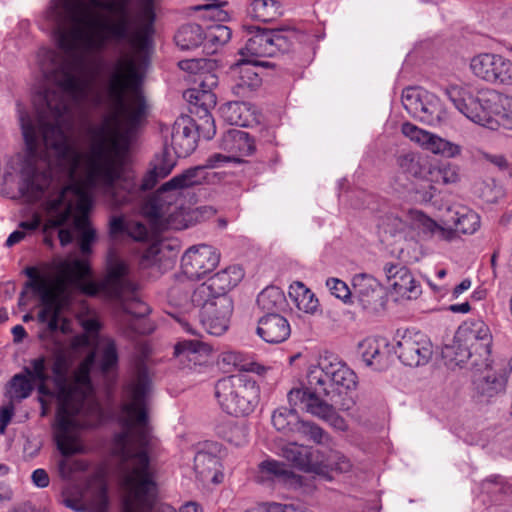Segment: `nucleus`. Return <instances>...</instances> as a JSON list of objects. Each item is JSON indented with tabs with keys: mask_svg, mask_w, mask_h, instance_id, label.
Instances as JSON below:
<instances>
[{
	"mask_svg": "<svg viewBox=\"0 0 512 512\" xmlns=\"http://www.w3.org/2000/svg\"><path fill=\"white\" fill-rule=\"evenodd\" d=\"M474 352L464 343H461L459 339H456L454 335L451 344L445 345L442 350V356L449 367H462L468 365L471 369L480 370L484 366L474 365Z\"/></svg>",
	"mask_w": 512,
	"mask_h": 512,
	"instance_id": "obj_30",
	"label": "nucleus"
},
{
	"mask_svg": "<svg viewBox=\"0 0 512 512\" xmlns=\"http://www.w3.org/2000/svg\"><path fill=\"white\" fill-rule=\"evenodd\" d=\"M401 131L403 135H405L411 141L418 143L422 147L425 146L431 134L430 132L425 131L409 122H406L402 125Z\"/></svg>",
	"mask_w": 512,
	"mask_h": 512,
	"instance_id": "obj_58",
	"label": "nucleus"
},
{
	"mask_svg": "<svg viewBox=\"0 0 512 512\" xmlns=\"http://www.w3.org/2000/svg\"><path fill=\"white\" fill-rule=\"evenodd\" d=\"M221 148L235 155H211L204 165L188 168L162 184L144 203L143 213L157 229L187 228L188 220L178 203L183 197V191L201 185L206 180V169L219 167L225 162H240L239 157L250 156L255 151V143L246 131L229 129L222 137Z\"/></svg>",
	"mask_w": 512,
	"mask_h": 512,
	"instance_id": "obj_4",
	"label": "nucleus"
},
{
	"mask_svg": "<svg viewBox=\"0 0 512 512\" xmlns=\"http://www.w3.org/2000/svg\"><path fill=\"white\" fill-rule=\"evenodd\" d=\"M41 225V217L38 213H34L30 220L21 221L18 228L26 232V235L35 232Z\"/></svg>",
	"mask_w": 512,
	"mask_h": 512,
	"instance_id": "obj_63",
	"label": "nucleus"
},
{
	"mask_svg": "<svg viewBox=\"0 0 512 512\" xmlns=\"http://www.w3.org/2000/svg\"><path fill=\"white\" fill-rule=\"evenodd\" d=\"M287 398L290 406L301 407L307 413L326 421L335 430L343 432L348 429L345 419L338 415L334 409V406L339 405L340 401L332 403L328 399L308 394L303 389H291Z\"/></svg>",
	"mask_w": 512,
	"mask_h": 512,
	"instance_id": "obj_11",
	"label": "nucleus"
},
{
	"mask_svg": "<svg viewBox=\"0 0 512 512\" xmlns=\"http://www.w3.org/2000/svg\"><path fill=\"white\" fill-rule=\"evenodd\" d=\"M190 118H181L175 121L171 145L177 157L189 156L197 146V135Z\"/></svg>",
	"mask_w": 512,
	"mask_h": 512,
	"instance_id": "obj_26",
	"label": "nucleus"
},
{
	"mask_svg": "<svg viewBox=\"0 0 512 512\" xmlns=\"http://www.w3.org/2000/svg\"><path fill=\"white\" fill-rule=\"evenodd\" d=\"M128 221H125L121 216H113L109 222V233L111 237L126 234Z\"/></svg>",
	"mask_w": 512,
	"mask_h": 512,
	"instance_id": "obj_61",
	"label": "nucleus"
},
{
	"mask_svg": "<svg viewBox=\"0 0 512 512\" xmlns=\"http://www.w3.org/2000/svg\"><path fill=\"white\" fill-rule=\"evenodd\" d=\"M37 61L53 84L34 99L36 115L17 104L25 148L20 190L43 199L44 232L73 218L80 250L91 252L96 231L88 213L94 192L110 207L133 198L124 155L147 114L141 86L151 41H56Z\"/></svg>",
	"mask_w": 512,
	"mask_h": 512,
	"instance_id": "obj_1",
	"label": "nucleus"
},
{
	"mask_svg": "<svg viewBox=\"0 0 512 512\" xmlns=\"http://www.w3.org/2000/svg\"><path fill=\"white\" fill-rule=\"evenodd\" d=\"M257 335L269 344L286 341L291 334L288 320L279 313H268L258 320Z\"/></svg>",
	"mask_w": 512,
	"mask_h": 512,
	"instance_id": "obj_23",
	"label": "nucleus"
},
{
	"mask_svg": "<svg viewBox=\"0 0 512 512\" xmlns=\"http://www.w3.org/2000/svg\"><path fill=\"white\" fill-rule=\"evenodd\" d=\"M386 347L387 343L385 339L367 338L360 342L359 352L367 365H376L377 368H380L382 360L385 357L384 350Z\"/></svg>",
	"mask_w": 512,
	"mask_h": 512,
	"instance_id": "obj_39",
	"label": "nucleus"
},
{
	"mask_svg": "<svg viewBox=\"0 0 512 512\" xmlns=\"http://www.w3.org/2000/svg\"><path fill=\"white\" fill-rule=\"evenodd\" d=\"M318 463L323 466L321 471H315V474L324 475L329 470H335L341 473L349 472L352 468V463L349 458L339 451H330L327 457L320 452Z\"/></svg>",
	"mask_w": 512,
	"mask_h": 512,
	"instance_id": "obj_44",
	"label": "nucleus"
},
{
	"mask_svg": "<svg viewBox=\"0 0 512 512\" xmlns=\"http://www.w3.org/2000/svg\"><path fill=\"white\" fill-rule=\"evenodd\" d=\"M215 397L221 409L232 416H246L254 411L259 387L245 374L224 377L215 384Z\"/></svg>",
	"mask_w": 512,
	"mask_h": 512,
	"instance_id": "obj_8",
	"label": "nucleus"
},
{
	"mask_svg": "<svg viewBox=\"0 0 512 512\" xmlns=\"http://www.w3.org/2000/svg\"><path fill=\"white\" fill-rule=\"evenodd\" d=\"M25 274L28 276L29 281L26 282L25 287L31 289L35 294L41 292L42 290L38 289V286H42L47 289L46 286V278L39 275L36 268L27 267L25 269Z\"/></svg>",
	"mask_w": 512,
	"mask_h": 512,
	"instance_id": "obj_59",
	"label": "nucleus"
},
{
	"mask_svg": "<svg viewBox=\"0 0 512 512\" xmlns=\"http://www.w3.org/2000/svg\"><path fill=\"white\" fill-rule=\"evenodd\" d=\"M397 165L401 172L414 178H421L425 173L420 156L413 152L399 155Z\"/></svg>",
	"mask_w": 512,
	"mask_h": 512,
	"instance_id": "obj_51",
	"label": "nucleus"
},
{
	"mask_svg": "<svg viewBox=\"0 0 512 512\" xmlns=\"http://www.w3.org/2000/svg\"><path fill=\"white\" fill-rule=\"evenodd\" d=\"M34 389V383L24 374H15L6 386V396L13 401H22L28 398Z\"/></svg>",
	"mask_w": 512,
	"mask_h": 512,
	"instance_id": "obj_41",
	"label": "nucleus"
},
{
	"mask_svg": "<svg viewBox=\"0 0 512 512\" xmlns=\"http://www.w3.org/2000/svg\"><path fill=\"white\" fill-rule=\"evenodd\" d=\"M126 234L136 241H144L148 237L146 226L140 222L128 221Z\"/></svg>",
	"mask_w": 512,
	"mask_h": 512,
	"instance_id": "obj_60",
	"label": "nucleus"
},
{
	"mask_svg": "<svg viewBox=\"0 0 512 512\" xmlns=\"http://www.w3.org/2000/svg\"><path fill=\"white\" fill-rule=\"evenodd\" d=\"M156 496V488L150 476L143 475L141 482L130 485L122 512H149Z\"/></svg>",
	"mask_w": 512,
	"mask_h": 512,
	"instance_id": "obj_21",
	"label": "nucleus"
},
{
	"mask_svg": "<svg viewBox=\"0 0 512 512\" xmlns=\"http://www.w3.org/2000/svg\"><path fill=\"white\" fill-rule=\"evenodd\" d=\"M472 73L494 84H512V62L499 54L480 53L470 61Z\"/></svg>",
	"mask_w": 512,
	"mask_h": 512,
	"instance_id": "obj_13",
	"label": "nucleus"
},
{
	"mask_svg": "<svg viewBox=\"0 0 512 512\" xmlns=\"http://www.w3.org/2000/svg\"><path fill=\"white\" fill-rule=\"evenodd\" d=\"M510 101L511 99L507 96L506 100L500 102V107L491 114L492 118L488 121V129L497 130L504 128L512 130V111L506 109Z\"/></svg>",
	"mask_w": 512,
	"mask_h": 512,
	"instance_id": "obj_53",
	"label": "nucleus"
},
{
	"mask_svg": "<svg viewBox=\"0 0 512 512\" xmlns=\"http://www.w3.org/2000/svg\"><path fill=\"white\" fill-rule=\"evenodd\" d=\"M448 221L455 226V233L473 234L480 227L479 215L466 207H458L455 210L449 209Z\"/></svg>",
	"mask_w": 512,
	"mask_h": 512,
	"instance_id": "obj_34",
	"label": "nucleus"
},
{
	"mask_svg": "<svg viewBox=\"0 0 512 512\" xmlns=\"http://www.w3.org/2000/svg\"><path fill=\"white\" fill-rule=\"evenodd\" d=\"M326 286L336 298L344 303L350 302L352 292L344 281L337 278H329L326 281Z\"/></svg>",
	"mask_w": 512,
	"mask_h": 512,
	"instance_id": "obj_57",
	"label": "nucleus"
},
{
	"mask_svg": "<svg viewBox=\"0 0 512 512\" xmlns=\"http://www.w3.org/2000/svg\"><path fill=\"white\" fill-rule=\"evenodd\" d=\"M402 104L409 114L427 125H439L446 118V110L441 100L428 91L405 89L402 93Z\"/></svg>",
	"mask_w": 512,
	"mask_h": 512,
	"instance_id": "obj_10",
	"label": "nucleus"
},
{
	"mask_svg": "<svg viewBox=\"0 0 512 512\" xmlns=\"http://www.w3.org/2000/svg\"><path fill=\"white\" fill-rule=\"evenodd\" d=\"M270 35L272 45L275 47V55L290 51L299 38L297 31L294 29H272Z\"/></svg>",
	"mask_w": 512,
	"mask_h": 512,
	"instance_id": "obj_49",
	"label": "nucleus"
},
{
	"mask_svg": "<svg viewBox=\"0 0 512 512\" xmlns=\"http://www.w3.org/2000/svg\"><path fill=\"white\" fill-rule=\"evenodd\" d=\"M243 107H245L244 103L230 102L221 107L222 116L231 125L245 126L246 120H243L240 114Z\"/></svg>",
	"mask_w": 512,
	"mask_h": 512,
	"instance_id": "obj_55",
	"label": "nucleus"
},
{
	"mask_svg": "<svg viewBox=\"0 0 512 512\" xmlns=\"http://www.w3.org/2000/svg\"><path fill=\"white\" fill-rule=\"evenodd\" d=\"M300 420L294 408L280 407L272 414L273 426L284 433H294Z\"/></svg>",
	"mask_w": 512,
	"mask_h": 512,
	"instance_id": "obj_45",
	"label": "nucleus"
},
{
	"mask_svg": "<svg viewBox=\"0 0 512 512\" xmlns=\"http://www.w3.org/2000/svg\"><path fill=\"white\" fill-rule=\"evenodd\" d=\"M52 356V382L58 402L53 437L59 452L67 457L84 451L79 431L101 424L104 411L90 379L95 353L87 355L72 373V358L63 342L55 341Z\"/></svg>",
	"mask_w": 512,
	"mask_h": 512,
	"instance_id": "obj_3",
	"label": "nucleus"
},
{
	"mask_svg": "<svg viewBox=\"0 0 512 512\" xmlns=\"http://www.w3.org/2000/svg\"><path fill=\"white\" fill-rule=\"evenodd\" d=\"M100 350V369L103 372H108L114 368L118 363V353L116 345L111 339H104L99 345Z\"/></svg>",
	"mask_w": 512,
	"mask_h": 512,
	"instance_id": "obj_52",
	"label": "nucleus"
},
{
	"mask_svg": "<svg viewBox=\"0 0 512 512\" xmlns=\"http://www.w3.org/2000/svg\"><path fill=\"white\" fill-rule=\"evenodd\" d=\"M38 289L42 290L36 295L39 296L41 309L38 312L37 319L40 323H45L47 320L54 316H60V312L63 306L61 301L55 300L54 295L49 289H45L42 286H38Z\"/></svg>",
	"mask_w": 512,
	"mask_h": 512,
	"instance_id": "obj_42",
	"label": "nucleus"
},
{
	"mask_svg": "<svg viewBox=\"0 0 512 512\" xmlns=\"http://www.w3.org/2000/svg\"><path fill=\"white\" fill-rule=\"evenodd\" d=\"M243 270L236 266H229L210 277L207 282L215 291L218 298H230L228 292L233 289L243 278Z\"/></svg>",
	"mask_w": 512,
	"mask_h": 512,
	"instance_id": "obj_31",
	"label": "nucleus"
},
{
	"mask_svg": "<svg viewBox=\"0 0 512 512\" xmlns=\"http://www.w3.org/2000/svg\"><path fill=\"white\" fill-rule=\"evenodd\" d=\"M152 388V381L147 367L140 363L135 375L124 388V401L120 405L117 420L122 430L112 440V453L119 460V471L122 486L120 512L130 491V484L137 486L144 474L151 477L156 496L149 512H176L169 504L158 502V486L155 470L150 455L158 446V440L152 433L149 424L147 402Z\"/></svg>",
	"mask_w": 512,
	"mask_h": 512,
	"instance_id": "obj_2",
	"label": "nucleus"
},
{
	"mask_svg": "<svg viewBox=\"0 0 512 512\" xmlns=\"http://www.w3.org/2000/svg\"><path fill=\"white\" fill-rule=\"evenodd\" d=\"M356 379L354 371L345 363L337 358L326 357L308 368L306 386L300 389L308 394L328 399L332 403H338L343 393L356 387Z\"/></svg>",
	"mask_w": 512,
	"mask_h": 512,
	"instance_id": "obj_5",
	"label": "nucleus"
},
{
	"mask_svg": "<svg viewBox=\"0 0 512 512\" xmlns=\"http://www.w3.org/2000/svg\"><path fill=\"white\" fill-rule=\"evenodd\" d=\"M259 478L261 481L271 480L287 482L295 477L294 472L284 463L274 459H267L258 465Z\"/></svg>",
	"mask_w": 512,
	"mask_h": 512,
	"instance_id": "obj_38",
	"label": "nucleus"
},
{
	"mask_svg": "<svg viewBox=\"0 0 512 512\" xmlns=\"http://www.w3.org/2000/svg\"><path fill=\"white\" fill-rule=\"evenodd\" d=\"M434 196V186L430 182H425L420 189L415 190V200L420 202H429Z\"/></svg>",
	"mask_w": 512,
	"mask_h": 512,
	"instance_id": "obj_62",
	"label": "nucleus"
},
{
	"mask_svg": "<svg viewBox=\"0 0 512 512\" xmlns=\"http://www.w3.org/2000/svg\"><path fill=\"white\" fill-rule=\"evenodd\" d=\"M447 94L455 107L470 121L488 128V121L500 107V102L507 96L494 90L483 89L476 94L457 86L447 90Z\"/></svg>",
	"mask_w": 512,
	"mask_h": 512,
	"instance_id": "obj_9",
	"label": "nucleus"
},
{
	"mask_svg": "<svg viewBox=\"0 0 512 512\" xmlns=\"http://www.w3.org/2000/svg\"><path fill=\"white\" fill-rule=\"evenodd\" d=\"M508 375L487 371L486 374L475 381L478 394L489 399L503 392L508 381Z\"/></svg>",
	"mask_w": 512,
	"mask_h": 512,
	"instance_id": "obj_35",
	"label": "nucleus"
},
{
	"mask_svg": "<svg viewBox=\"0 0 512 512\" xmlns=\"http://www.w3.org/2000/svg\"><path fill=\"white\" fill-rule=\"evenodd\" d=\"M400 361L410 367L426 364L432 356V343L428 336L420 331L406 330L396 342Z\"/></svg>",
	"mask_w": 512,
	"mask_h": 512,
	"instance_id": "obj_14",
	"label": "nucleus"
},
{
	"mask_svg": "<svg viewBox=\"0 0 512 512\" xmlns=\"http://www.w3.org/2000/svg\"><path fill=\"white\" fill-rule=\"evenodd\" d=\"M78 463L70 462L66 458H62L58 461V472L63 479H69L73 472L76 470Z\"/></svg>",
	"mask_w": 512,
	"mask_h": 512,
	"instance_id": "obj_64",
	"label": "nucleus"
},
{
	"mask_svg": "<svg viewBox=\"0 0 512 512\" xmlns=\"http://www.w3.org/2000/svg\"><path fill=\"white\" fill-rule=\"evenodd\" d=\"M218 295L211 289V286L207 281L198 285L190 294V301L194 307L199 308V313H202L206 307L213 308V305H217Z\"/></svg>",
	"mask_w": 512,
	"mask_h": 512,
	"instance_id": "obj_46",
	"label": "nucleus"
},
{
	"mask_svg": "<svg viewBox=\"0 0 512 512\" xmlns=\"http://www.w3.org/2000/svg\"><path fill=\"white\" fill-rule=\"evenodd\" d=\"M194 470L201 480H210L219 484L223 480L220 460L217 456L206 451H198L194 457Z\"/></svg>",
	"mask_w": 512,
	"mask_h": 512,
	"instance_id": "obj_32",
	"label": "nucleus"
},
{
	"mask_svg": "<svg viewBox=\"0 0 512 512\" xmlns=\"http://www.w3.org/2000/svg\"><path fill=\"white\" fill-rule=\"evenodd\" d=\"M258 307L268 313H279L286 306V298L278 287L270 286L262 290L257 297Z\"/></svg>",
	"mask_w": 512,
	"mask_h": 512,
	"instance_id": "obj_40",
	"label": "nucleus"
},
{
	"mask_svg": "<svg viewBox=\"0 0 512 512\" xmlns=\"http://www.w3.org/2000/svg\"><path fill=\"white\" fill-rule=\"evenodd\" d=\"M259 62L249 58H243L240 63L233 68L235 73V83L232 87L233 93L246 98L256 91L262 84V79L258 74L257 66Z\"/></svg>",
	"mask_w": 512,
	"mask_h": 512,
	"instance_id": "obj_20",
	"label": "nucleus"
},
{
	"mask_svg": "<svg viewBox=\"0 0 512 512\" xmlns=\"http://www.w3.org/2000/svg\"><path fill=\"white\" fill-rule=\"evenodd\" d=\"M177 164L176 158L167 149L157 155L152 164V168L144 175L140 188L143 191L153 189L159 180L167 177Z\"/></svg>",
	"mask_w": 512,
	"mask_h": 512,
	"instance_id": "obj_27",
	"label": "nucleus"
},
{
	"mask_svg": "<svg viewBox=\"0 0 512 512\" xmlns=\"http://www.w3.org/2000/svg\"><path fill=\"white\" fill-rule=\"evenodd\" d=\"M280 456L291 462L292 465L304 472L321 471L323 466L318 463L320 456L319 450L311 447L298 445L297 443H288L281 447Z\"/></svg>",
	"mask_w": 512,
	"mask_h": 512,
	"instance_id": "obj_24",
	"label": "nucleus"
},
{
	"mask_svg": "<svg viewBox=\"0 0 512 512\" xmlns=\"http://www.w3.org/2000/svg\"><path fill=\"white\" fill-rule=\"evenodd\" d=\"M247 13L255 20L271 22L282 14V7L276 0H253Z\"/></svg>",
	"mask_w": 512,
	"mask_h": 512,
	"instance_id": "obj_37",
	"label": "nucleus"
},
{
	"mask_svg": "<svg viewBox=\"0 0 512 512\" xmlns=\"http://www.w3.org/2000/svg\"><path fill=\"white\" fill-rule=\"evenodd\" d=\"M271 39L270 30L258 29L247 39L245 46L240 49V55L249 59L275 56V47L272 45Z\"/></svg>",
	"mask_w": 512,
	"mask_h": 512,
	"instance_id": "obj_29",
	"label": "nucleus"
},
{
	"mask_svg": "<svg viewBox=\"0 0 512 512\" xmlns=\"http://www.w3.org/2000/svg\"><path fill=\"white\" fill-rule=\"evenodd\" d=\"M288 295L298 310L305 313L314 314L319 307V301L314 293L302 282H294L291 284Z\"/></svg>",
	"mask_w": 512,
	"mask_h": 512,
	"instance_id": "obj_33",
	"label": "nucleus"
},
{
	"mask_svg": "<svg viewBox=\"0 0 512 512\" xmlns=\"http://www.w3.org/2000/svg\"><path fill=\"white\" fill-rule=\"evenodd\" d=\"M23 373L33 382L39 384V391L46 393V383L50 379L47 369V359L44 355L33 358L29 366L23 368Z\"/></svg>",
	"mask_w": 512,
	"mask_h": 512,
	"instance_id": "obj_43",
	"label": "nucleus"
},
{
	"mask_svg": "<svg viewBox=\"0 0 512 512\" xmlns=\"http://www.w3.org/2000/svg\"><path fill=\"white\" fill-rule=\"evenodd\" d=\"M216 303L219 308V315H215L213 308L206 307L202 313H199V318L203 328L209 334L220 336L229 327L230 317L233 312V301L231 298H219Z\"/></svg>",
	"mask_w": 512,
	"mask_h": 512,
	"instance_id": "obj_25",
	"label": "nucleus"
},
{
	"mask_svg": "<svg viewBox=\"0 0 512 512\" xmlns=\"http://www.w3.org/2000/svg\"><path fill=\"white\" fill-rule=\"evenodd\" d=\"M409 217L413 227L428 237L443 241H451L455 238L454 230L439 225L435 220L419 210H410Z\"/></svg>",
	"mask_w": 512,
	"mask_h": 512,
	"instance_id": "obj_28",
	"label": "nucleus"
},
{
	"mask_svg": "<svg viewBox=\"0 0 512 512\" xmlns=\"http://www.w3.org/2000/svg\"><path fill=\"white\" fill-rule=\"evenodd\" d=\"M389 285L395 293L407 299H415L421 294L419 282L409 269L400 263H386L383 267Z\"/></svg>",
	"mask_w": 512,
	"mask_h": 512,
	"instance_id": "obj_18",
	"label": "nucleus"
},
{
	"mask_svg": "<svg viewBox=\"0 0 512 512\" xmlns=\"http://www.w3.org/2000/svg\"><path fill=\"white\" fill-rule=\"evenodd\" d=\"M213 66L212 61L206 59H193L180 62V67L195 74L194 83L197 87L186 90L183 94L187 102L194 107L191 112H203L204 123L207 127L199 126L206 139H211L215 133L214 119L209 111L216 105V96L212 90L218 85V78L210 71L202 72L200 70L210 69Z\"/></svg>",
	"mask_w": 512,
	"mask_h": 512,
	"instance_id": "obj_6",
	"label": "nucleus"
},
{
	"mask_svg": "<svg viewBox=\"0 0 512 512\" xmlns=\"http://www.w3.org/2000/svg\"><path fill=\"white\" fill-rule=\"evenodd\" d=\"M192 9L194 11H204L203 17L210 20L225 21L228 19V13L215 2L196 5Z\"/></svg>",
	"mask_w": 512,
	"mask_h": 512,
	"instance_id": "obj_56",
	"label": "nucleus"
},
{
	"mask_svg": "<svg viewBox=\"0 0 512 512\" xmlns=\"http://www.w3.org/2000/svg\"><path fill=\"white\" fill-rule=\"evenodd\" d=\"M455 334L456 339L474 352V365L488 367L492 344V334L488 325L480 319L466 321L458 327Z\"/></svg>",
	"mask_w": 512,
	"mask_h": 512,
	"instance_id": "obj_12",
	"label": "nucleus"
},
{
	"mask_svg": "<svg viewBox=\"0 0 512 512\" xmlns=\"http://www.w3.org/2000/svg\"><path fill=\"white\" fill-rule=\"evenodd\" d=\"M294 433L308 437L317 444H324L329 440V435L320 426L309 421L300 420Z\"/></svg>",
	"mask_w": 512,
	"mask_h": 512,
	"instance_id": "obj_54",
	"label": "nucleus"
},
{
	"mask_svg": "<svg viewBox=\"0 0 512 512\" xmlns=\"http://www.w3.org/2000/svg\"><path fill=\"white\" fill-rule=\"evenodd\" d=\"M63 504L75 511L106 512L108 507L107 488L101 481H90L85 491H79L77 495H74L71 489L66 490Z\"/></svg>",
	"mask_w": 512,
	"mask_h": 512,
	"instance_id": "obj_17",
	"label": "nucleus"
},
{
	"mask_svg": "<svg viewBox=\"0 0 512 512\" xmlns=\"http://www.w3.org/2000/svg\"><path fill=\"white\" fill-rule=\"evenodd\" d=\"M423 148L434 154H440L445 157H455L461 152L459 145L443 139L433 133L430 134L428 141Z\"/></svg>",
	"mask_w": 512,
	"mask_h": 512,
	"instance_id": "obj_50",
	"label": "nucleus"
},
{
	"mask_svg": "<svg viewBox=\"0 0 512 512\" xmlns=\"http://www.w3.org/2000/svg\"><path fill=\"white\" fill-rule=\"evenodd\" d=\"M232 32L231 29L222 24H212L206 28L204 31L205 37V48H212V52H214L218 46H222L226 44L231 38Z\"/></svg>",
	"mask_w": 512,
	"mask_h": 512,
	"instance_id": "obj_47",
	"label": "nucleus"
},
{
	"mask_svg": "<svg viewBox=\"0 0 512 512\" xmlns=\"http://www.w3.org/2000/svg\"><path fill=\"white\" fill-rule=\"evenodd\" d=\"M58 275L53 283L46 278V286L55 297L66 305L70 287H76V281L85 278L90 273L89 265L84 260L61 261L56 266Z\"/></svg>",
	"mask_w": 512,
	"mask_h": 512,
	"instance_id": "obj_16",
	"label": "nucleus"
},
{
	"mask_svg": "<svg viewBox=\"0 0 512 512\" xmlns=\"http://www.w3.org/2000/svg\"><path fill=\"white\" fill-rule=\"evenodd\" d=\"M176 45L181 50H192L205 43L204 30L199 24L183 25L175 35Z\"/></svg>",
	"mask_w": 512,
	"mask_h": 512,
	"instance_id": "obj_36",
	"label": "nucleus"
},
{
	"mask_svg": "<svg viewBox=\"0 0 512 512\" xmlns=\"http://www.w3.org/2000/svg\"><path fill=\"white\" fill-rule=\"evenodd\" d=\"M430 182L438 184H454L460 179L459 167L455 164L447 163L435 166L429 170Z\"/></svg>",
	"mask_w": 512,
	"mask_h": 512,
	"instance_id": "obj_48",
	"label": "nucleus"
},
{
	"mask_svg": "<svg viewBox=\"0 0 512 512\" xmlns=\"http://www.w3.org/2000/svg\"><path fill=\"white\" fill-rule=\"evenodd\" d=\"M211 347L199 340H182L174 347V357L183 368L193 369L207 363Z\"/></svg>",
	"mask_w": 512,
	"mask_h": 512,
	"instance_id": "obj_22",
	"label": "nucleus"
},
{
	"mask_svg": "<svg viewBox=\"0 0 512 512\" xmlns=\"http://www.w3.org/2000/svg\"><path fill=\"white\" fill-rule=\"evenodd\" d=\"M354 297L363 309L376 311L383 305L382 289L379 282L368 274H357L353 277Z\"/></svg>",
	"mask_w": 512,
	"mask_h": 512,
	"instance_id": "obj_19",
	"label": "nucleus"
},
{
	"mask_svg": "<svg viewBox=\"0 0 512 512\" xmlns=\"http://www.w3.org/2000/svg\"><path fill=\"white\" fill-rule=\"evenodd\" d=\"M75 288L91 297L103 294L110 300L123 303L134 296L137 285L127 262L110 253L104 278L100 282L82 278L76 281Z\"/></svg>",
	"mask_w": 512,
	"mask_h": 512,
	"instance_id": "obj_7",
	"label": "nucleus"
},
{
	"mask_svg": "<svg viewBox=\"0 0 512 512\" xmlns=\"http://www.w3.org/2000/svg\"><path fill=\"white\" fill-rule=\"evenodd\" d=\"M220 262V252L207 244L188 248L181 258L183 273L190 279H199L212 272Z\"/></svg>",
	"mask_w": 512,
	"mask_h": 512,
	"instance_id": "obj_15",
	"label": "nucleus"
}]
</instances>
